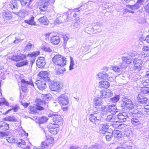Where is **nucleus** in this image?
Masks as SVG:
<instances>
[{
	"label": "nucleus",
	"mask_w": 149,
	"mask_h": 149,
	"mask_svg": "<svg viewBox=\"0 0 149 149\" xmlns=\"http://www.w3.org/2000/svg\"><path fill=\"white\" fill-rule=\"evenodd\" d=\"M134 54V56H133V62L134 64V68L136 70L139 71L141 70V68L143 64V58L145 57H148L149 54L144 53L136 55Z\"/></svg>",
	"instance_id": "nucleus-1"
},
{
	"label": "nucleus",
	"mask_w": 149,
	"mask_h": 149,
	"mask_svg": "<svg viewBox=\"0 0 149 149\" xmlns=\"http://www.w3.org/2000/svg\"><path fill=\"white\" fill-rule=\"evenodd\" d=\"M53 62L56 65L63 66L66 64V58L60 54H57L54 56L52 59Z\"/></svg>",
	"instance_id": "nucleus-2"
},
{
	"label": "nucleus",
	"mask_w": 149,
	"mask_h": 149,
	"mask_svg": "<svg viewBox=\"0 0 149 149\" xmlns=\"http://www.w3.org/2000/svg\"><path fill=\"white\" fill-rule=\"evenodd\" d=\"M54 0H39L38 3L39 8L41 11L47 10L49 4L54 3Z\"/></svg>",
	"instance_id": "nucleus-3"
},
{
	"label": "nucleus",
	"mask_w": 149,
	"mask_h": 149,
	"mask_svg": "<svg viewBox=\"0 0 149 149\" xmlns=\"http://www.w3.org/2000/svg\"><path fill=\"white\" fill-rule=\"evenodd\" d=\"M62 86V84L58 81H52L49 85V88L52 91H56L60 90Z\"/></svg>",
	"instance_id": "nucleus-4"
},
{
	"label": "nucleus",
	"mask_w": 149,
	"mask_h": 149,
	"mask_svg": "<svg viewBox=\"0 0 149 149\" xmlns=\"http://www.w3.org/2000/svg\"><path fill=\"white\" fill-rule=\"evenodd\" d=\"M54 139L52 137L48 138L46 141L42 142L41 147L42 149L48 148L50 149L51 147V145H49L52 144L53 143Z\"/></svg>",
	"instance_id": "nucleus-5"
},
{
	"label": "nucleus",
	"mask_w": 149,
	"mask_h": 149,
	"mask_svg": "<svg viewBox=\"0 0 149 149\" xmlns=\"http://www.w3.org/2000/svg\"><path fill=\"white\" fill-rule=\"evenodd\" d=\"M59 103L62 105H67L69 103L68 98L65 94H62L58 97Z\"/></svg>",
	"instance_id": "nucleus-6"
},
{
	"label": "nucleus",
	"mask_w": 149,
	"mask_h": 149,
	"mask_svg": "<svg viewBox=\"0 0 149 149\" xmlns=\"http://www.w3.org/2000/svg\"><path fill=\"white\" fill-rule=\"evenodd\" d=\"M132 57L133 56H123L122 58L123 62L121 64H123V65H125V68L127 66V64H130L133 61Z\"/></svg>",
	"instance_id": "nucleus-7"
},
{
	"label": "nucleus",
	"mask_w": 149,
	"mask_h": 149,
	"mask_svg": "<svg viewBox=\"0 0 149 149\" xmlns=\"http://www.w3.org/2000/svg\"><path fill=\"white\" fill-rule=\"evenodd\" d=\"M36 84L38 88L40 90L42 91L47 88L46 81L43 80L37 81L36 82Z\"/></svg>",
	"instance_id": "nucleus-8"
},
{
	"label": "nucleus",
	"mask_w": 149,
	"mask_h": 149,
	"mask_svg": "<svg viewBox=\"0 0 149 149\" xmlns=\"http://www.w3.org/2000/svg\"><path fill=\"white\" fill-rule=\"evenodd\" d=\"M109 127V125L107 123L100 124L99 126V131L100 133L102 134H105Z\"/></svg>",
	"instance_id": "nucleus-9"
},
{
	"label": "nucleus",
	"mask_w": 149,
	"mask_h": 149,
	"mask_svg": "<svg viewBox=\"0 0 149 149\" xmlns=\"http://www.w3.org/2000/svg\"><path fill=\"white\" fill-rule=\"evenodd\" d=\"M26 56L25 54H20L19 55H13L11 57V60L15 61H17L23 60L26 58Z\"/></svg>",
	"instance_id": "nucleus-10"
},
{
	"label": "nucleus",
	"mask_w": 149,
	"mask_h": 149,
	"mask_svg": "<svg viewBox=\"0 0 149 149\" xmlns=\"http://www.w3.org/2000/svg\"><path fill=\"white\" fill-rule=\"evenodd\" d=\"M8 7L9 8H10L12 10L17 9L19 7L18 1L11 0L9 2Z\"/></svg>",
	"instance_id": "nucleus-11"
},
{
	"label": "nucleus",
	"mask_w": 149,
	"mask_h": 149,
	"mask_svg": "<svg viewBox=\"0 0 149 149\" xmlns=\"http://www.w3.org/2000/svg\"><path fill=\"white\" fill-rule=\"evenodd\" d=\"M53 120L55 123L57 125L61 126L63 124V120L62 118L60 116L56 115L54 116Z\"/></svg>",
	"instance_id": "nucleus-12"
},
{
	"label": "nucleus",
	"mask_w": 149,
	"mask_h": 149,
	"mask_svg": "<svg viewBox=\"0 0 149 149\" xmlns=\"http://www.w3.org/2000/svg\"><path fill=\"white\" fill-rule=\"evenodd\" d=\"M36 64L37 66L39 68H43L46 64L44 58L42 57H39L36 61Z\"/></svg>",
	"instance_id": "nucleus-13"
},
{
	"label": "nucleus",
	"mask_w": 149,
	"mask_h": 149,
	"mask_svg": "<svg viewBox=\"0 0 149 149\" xmlns=\"http://www.w3.org/2000/svg\"><path fill=\"white\" fill-rule=\"evenodd\" d=\"M59 15L60 16L58 17L56 20V22L57 23H61L63 22L69 18L68 15L60 14Z\"/></svg>",
	"instance_id": "nucleus-14"
},
{
	"label": "nucleus",
	"mask_w": 149,
	"mask_h": 149,
	"mask_svg": "<svg viewBox=\"0 0 149 149\" xmlns=\"http://www.w3.org/2000/svg\"><path fill=\"white\" fill-rule=\"evenodd\" d=\"M40 52L38 51H37L33 52L31 54H29L27 55V56H26V57L27 56H29L31 57L32 58L31 60L30 61V64L31 65V66L33 65V63L35 61L36 59V57L37 56H38Z\"/></svg>",
	"instance_id": "nucleus-15"
},
{
	"label": "nucleus",
	"mask_w": 149,
	"mask_h": 149,
	"mask_svg": "<svg viewBox=\"0 0 149 149\" xmlns=\"http://www.w3.org/2000/svg\"><path fill=\"white\" fill-rule=\"evenodd\" d=\"M117 118L119 119L121 121L125 122L126 121L127 118V114L125 112L119 113L117 115Z\"/></svg>",
	"instance_id": "nucleus-16"
},
{
	"label": "nucleus",
	"mask_w": 149,
	"mask_h": 149,
	"mask_svg": "<svg viewBox=\"0 0 149 149\" xmlns=\"http://www.w3.org/2000/svg\"><path fill=\"white\" fill-rule=\"evenodd\" d=\"M100 116V115H99L92 113L90 115L89 119L92 122L98 121L100 120L101 118Z\"/></svg>",
	"instance_id": "nucleus-17"
},
{
	"label": "nucleus",
	"mask_w": 149,
	"mask_h": 149,
	"mask_svg": "<svg viewBox=\"0 0 149 149\" xmlns=\"http://www.w3.org/2000/svg\"><path fill=\"white\" fill-rule=\"evenodd\" d=\"M44 109L43 107L38 105H34L33 106H31L30 108V110L34 113H37L38 110H42Z\"/></svg>",
	"instance_id": "nucleus-18"
},
{
	"label": "nucleus",
	"mask_w": 149,
	"mask_h": 149,
	"mask_svg": "<svg viewBox=\"0 0 149 149\" xmlns=\"http://www.w3.org/2000/svg\"><path fill=\"white\" fill-rule=\"evenodd\" d=\"M49 41L53 44L57 45L60 41V38L57 36H53L50 37Z\"/></svg>",
	"instance_id": "nucleus-19"
},
{
	"label": "nucleus",
	"mask_w": 149,
	"mask_h": 149,
	"mask_svg": "<svg viewBox=\"0 0 149 149\" xmlns=\"http://www.w3.org/2000/svg\"><path fill=\"white\" fill-rule=\"evenodd\" d=\"M21 86L22 87V90L23 92H26L27 89V86L29 84H31L32 82H29L28 81H26L24 79H22L21 80Z\"/></svg>",
	"instance_id": "nucleus-20"
},
{
	"label": "nucleus",
	"mask_w": 149,
	"mask_h": 149,
	"mask_svg": "<svg viewBox=\"0 0 149 149\" xmlns=\"http://www.w3.org/2000/svg\"><path fill=\"white\" fill-rule=\"evenodd\" d=\"M9 128V125L8 124L3 121L0 122V131H5Z\"/></svg>",
	"instance_id": "nucleus-21"
},
{
	"label": "nucleus",
	"mask_w": 149,
	"mask_h": 149,
	"mask_svg": "<svg viewBox=\"0 0 149 149\" xmlns=\"http://www.w3.org/2000/svg\"><path fill=\"white\" fill-rule=\"evenodd\" d=\"M3 17L5 19L8 20L11 19L12 15L9 11L4 10L2 13Z\"/></svg>",
	"instance_id": "nucleus-22"
},
{
	"label": "nucleus",
	"mask_w": 149,
	"mask_h": 149,
	"mask_svg": "<svg viewBox=\"0 0 149 149\" xmlns=\"http://www.w3.org/2000/svg\"><path fill=\"white\" fill-rule=\"evenodd\" d=\"M113 95V93L109 90H107L106 91H103L102 93L101 97L102 98H109Z\"/></svg>",
	"instance_id": "nucleus-23"
},
{
	"label": "nucleus",
	"mask_w": 149,
	"mask_h": 149,
	"mask_svg": "<svg viewBox=\"0 0 149 149\" xmlns=\"http://www.w3.org/2000/svg\"><path fill=\"white\" fill-rule=\"evenodd\" d=\"M137 99L138 101L142 104H145L148 100L146 97L143 96L141 93L139 94Z\"/></svg>",
	"instance_id": "nucleus-24"
},
{
	"label": "nucleus",
	"mask_w": 149,
	"mask_h": 149,
	"mask_svg": "<svg viewBox=\"0 0 149 149\" xmlns=\"http://www.w3.org/2000/svg\"><path fill=\"white\" fill-rule=\"evenodd\" d=\"M109 111L113 114H115L118 112V109H117L115 105L112 104L108 106Z\"/></svg>",
	"instance_id": "nucleus-25"
},
{
	"label": "nucleus",
	"mask_w": 149,
	"mask_h": 149,
	"mask_svg": "<svg viewBox=\"0 0 149 149\" xmlns=\"http://www.w3.org/2000/svg\"><path fill=\"white\" fill-rule=\"evenodd\" d=\"M35 102L38 105H44L46 108L48 107L47 101L43 100H41L40 99L38 98L36 100Z\"/></svg>",
	"instance_id": "nucleus-26"
},
{
	"label": "nucleus",
	"mask_w": 149,
	"mask_h": 149,
	"mask_svg": "<svg viewBox=\"0 0 149 149\" xmlns=\"http://www.w3.org/2000/svg\"><path fill=\"white\" fill-rule=\"evenodd\" d=\"M115 117L112 115L111 114L109 115H108L107 118L106 119V121L107 122H111L113 123L114 125L116 124L118 122V121L116 120L115 119Z\"/></svg>",
	"instance_id": "nucleus-27"
},
{
	"label": "nucleus",
	"mask_w": 149,
	"mask_h": 149,
	"mask_svg": "<svg viewBox=\"0 0 149 149\" xmlns=\"http://www.w3.org/2000/svg\"><path fill=\"white\" fill-rule=\"evenodd\" d=\"M123 64H121L120 65L118 66L115 65L112 67V69L114 71L117 72H120L122 71V69H125V66Z\"/></svg>",
	"instance_id": "nucleus-28"
},
{
	"label": "nucleus",
	"mask_w": 149,
	"mask_h": 149,
	"mask_svg": "<svg viewBox=\"0 0 149 149\" xmlns=\"http://www.w3.org/2000/svg\"><path fill=\"white\" fill-rule=\"evenodd\" d=\"M102 25V24L99 22H97L96 23H93L92 24V26L93 28L94 31L95 30H98V32H100L102 31V30L100 29L101 26Z\"/></svg>",
	"instance_id": "nucleus-29"
},
{
	"label": "nucleus",
	"mask_w": 149,
	"mask_h": 149,
	"mask_svg": "<svg viewBox=\"0 0 149 149\" xmlns=\"http://www.w3.org/2000/svg\"><path fill=\"white\" fill-rule=\"evenodd\" d=\"M133 116H134L137 117L138 118H139L141 116L143 115V113L137 109H135L131 112Z\"/></svg>",
	"instance_id": "nucleus-30"
},
{
	"label": "nucleus",
	"mask_w": 149,
	"mask_h": 149,
	"mask_svg": "<svg viewBox=\"0 0 149 149\" xmlns=\"http://www.w3.org/2000/svg\"><path fill=\"white\" fill-rule=\"evenodd\" d=\"M130 100L126 97L123 98L120 102L121 107H126Z\"/></svg>",
	"instance_id": "nucleus-31"
},
{
	"label": "nucleus",
	"mask_w": 149,
	"mask_h": 149,
	"mask_svg": "<svg viewBox=\"0 0 149 149\" xmlns=\"http://www.w3.org/2000/svg\"><path fill=\"white\" fill-rule=\"evenodd\" d=\"M98 78L101 79H108L109 75L105 72H100L97 75Z\"/></svg>",
	"instance_id": "nucleus-32"
},
{
	"label": "nucleus",
	"mask_w": 149,
	"mask_h": 149,
	"mask_svg": "<svg viewBox=\"0 0 149 149\" xmlns=\"http://www.w3.org/2000/svg\"><path fill=\"white\" fill-rule=\"evenodd\" d=\"M109 83L107 81H102L100 82V87L107 89L109 87Z\"/></svg>",
	"instance_id": "nucleus-33"
},
{
	"label": "nucleus",
	"mask_w": 149,
	"mask_h": 149,
	"mask_svg": "<svg viewBox=\"0 0 149 149\" xmlns=\"http://www.w3.org/2000/svg\"><path fill=\"white\" fill-rule=\"evenodd\" d=\"M100 111H102L103 112H104V113H101V114L103 115V116H106L107 114L106 113L109 112V109H108V106L107 107L105 106H101V107L100 108Z\"/></svg>",
	"instance_id": "nucleus-34"
},
{
	"label": "nucleus",
	"mask_w": 149,
	"mask_h": 149,
	"mask_svg": "<svg viewBox=\"0 0 149 149\" xmlns=\"http://www.w3.org/2000/svg\"><path fill=\"white\" fill-rule=\"evenodd\" d=\"M29 11L26 10H21L17 13V15L20 17H23L29 14Z\"/></svg>",
	"instance_id": "nucleus-35"
},
{
	"label": "nucleus",
	"mask_w": 149,
	"mask_h": 149,
	"mask_svg": "<svg viewBox=\"0 0 149 149\" xmlns=\"http://www.w3.org/2000/svg\"><path fill=\"white\" fill-rule=\"evenodd\" d=\"M94 104L95 106L98 107V109H100V107H101L102 102L101 101V99H95L94 100Z\"/></svg>",
	"instance_id": "nucleus-36"
},
{
	"label": "nucleus",
	"mask_w": 149,
	"mask_h": 149,
	"mask_svg": "<svg viewBox=\"0 0 149 149\" xmlns=\"http://www.w3.org/2000/svg\"><path fill=\"white\" fill-rule=\"evenodd\" d=\"M34 17L32 16L29 20H24L25 22L30 25H36V22L34 21Z\"/></svg>",
	"instance_id": "nucleus-37"
},
{
	"label": "nucleus",
	"mask_w": 149,
	"mask_h": 149,
	"mask_svg": "<svg viewBox=\"0 0 149 149\" xmlns=\"http://www.w3.org/2000/svg\"><path fill=\"white\" fill-rule=\"evenodd\" d=\"M17 144L19 147L23 148L26 145L25 141L22 139H19L18 140Z\"/></svg>",
	"instance_id": "nucleus-38"
},
{
	"label": "nucleus",
	"mask_w": 149,
	"mask_h": 149,
	"mask_svg": "<svg viewBox=\"0 0 149 149\" xmlns=\"http://www.w3.org/2000/svg\"><path fill=\"white\" fill-rule=\"evenodd\" d=\"M39 21L43 24L46 25L48 24V20L47 18L45 16L40 17L39 19Z\"/></svg>",
	"instance_id": "nucleus-39"
},
{
	"label": "nucleus",
	"mask_w": 149,
	"mask_h": 149,
	"mask_svg": "<svg viewBox=\"0 0 149 149\" xmlns=\"http://www.w3.org/2000/svg\"><path fill=\"white\" fill-rule=\"evenodd\" d=\"M115 137L118 138H120L122 134L120 131L118 130H114L112 133Z\"/></svg>",
	"instance_id": "nucleus-40"
},
{
	"label": "nucleus",
	"mask_w": 149,
	"mask_h": 149,
	"mask_svg": "<svg viewBox=\"0 0 149 149\" xmlns=\"http://www.w3.org/2000/svg\"><path fill=\"white\" fill-rule=\"evenodd\" d=\"M140 7V5L138 3H136L135 4L133 5H128L127 7L130 8L132 10H136Z\"/></svg>",
	"instance_id": "nucleus-41"
},
{
	"label": "nucleus",
	"mask_w": 149,
	"mask_h": 149,
	"mask_svg": "<svg viewBox=\"0 0 149 149\" xmlns=\"http://www.w3.org/2000/svg\"><path fill=\"white\" fill-rule=\"evenodd\" d=\"M28 64V63L27 61V60H24L17 63L16 65L18 67H22L27 65Z\"/></svg>",
	"instance_id": "nucleus-42"
},
{
	"label": "nucleus",
	"mask_w": 149,
	"mask_h": 149,
	"mask_svg": "<svg viewBox=\"0 0 149 149\" xmlns=\"http://www.w3.org/2000/svg\"><path fill=\"white\" fill-rule=\"evenodd\" d=\"M102 146L100 144L96 143L90 146L88 149H101Z\"/></svg>",
	"instance_id": "nucleus-43"
},
{
	"label": "nucleus",
	"mask_w": 149,
	"mask_h": 149,
	"mask_svg": "<svg viewBox=\"0 0 149 149\" xmlns=\"http://www.w3.org/2000/svg\"><path fill=\"white\" fill-rule=\"evenodd\" d=\"M104 136L107 141H109L111 140L113 137V134L108 132L106 133Z\"/></svg>",
	"instance_id": "nucleus-44"
},
{
	"label": "nucleus",
	"mask_w": 149,
	"mask_h": 149,
	"mask_svg": "<svg viewBox=\"0 0 149 149\" xmlns=\"http://www.w3.org/2000/svg\"><path fill=\"white\" fill-rule=\"evenodd\" d=\"M4 120L12 122H16L17 121V119L14 116H8L6 118H4Z\"/></svg>",
	"instance_id": "nucleus-45"
},
{
	"label": "nucleus",
	"mask_w": 149,
	"mask_h": 149,
	"mask_svg": "<svg viewBox=\"0 0 149 149\" xmlns=\"http://www.w3.org/2000/svg\"><path fill=\"white\" fill-rule=\"evenodd\" d=\"M28 0H18V3H20L22 6H26L27 7H28L29 2H28Z\"/></svg>",
	"instance_id": "nucleus-46"
},
{
	"label": "nucleus",
	"mask_w": 149,
	"mask_h": 149,
	"mask_svg": "<svg viewBox=\"0 0 149 149\" xmlns=\"http://www.w3.org/2000/svg\"><path fill=\"white\" fill-rule=\"evenodd\" d=\"M59 131L58 127H55L54 128H49V131L52 134L55 135L58 133Z\"/></svg>",
	"instance_id": "nucleus-47"
},
{
	"label": "nucleus",
	"mask_w": 149,
	"mask_h": 149,
	"mask_svg": "<svg viewBox=\"0 0 149 149\" xmlns=\"http://www.w3.org/2000/svg\"><path fill=\"white\" fill-rule=\"evenodd\" d=\"M93 113L99 115L101 116V113H100V110L98 109V107H94L93 109Z\"/></svg>",
	"instance_id": "nucleus-48"
},
{
	"label": "nucleus",
	"mask_w": 149,
	"mask_h": 149,
	"mask_svg": "<svg viewBox=\"0 0 149 149\" xmlns=\"http://www.w3.org/2000/svg\"><path fill=\"white\" fill-rule=\"evenodd\" d=\"M5 105L6 106H9V103L4 98H0V105Z\"/></svg>",
	"instance_id": "nucleus-49"
},
{
	"label": "nucleus",
	"mask_w": 149,
	"mask_h": 149,
	"mask_svg": "<svg viewBox=\"0 0 149 149\" xmlns=\"http://www.w3.org/2000/svg\"><path fill=\"white\" fill-rule=\"evenodd\" d=\"M131 123L134 125H136L140 123L139 119L135 118H132L131 120Z\"/></svg>",
	"instance_id": "nucleus-50"
},
{
	"label": "nucleus",
	"mask_w": 149,
	"mask_h": 149,
	"mask_svg": "<svg viewBox=\"0 0 149 149\" xmlns=\"http://www.w3.org/2000/svg\"><path fill=\"white\" fill-rule=\"evenodd\" d=\"M120 99L119 96L118 95H116L113 97L111 98L110 99L112 102L113 103H116L118 102Z\"/></svg>",
	"instance_id": "nucleus-51"
},
{
	"label": "nucleus",
	"mask_w": 149,
	"mask_h": 149,
	"mask_svg": "<svg viewBox=\"0 0 149 149\" xmlns=\"http://www.w3.org/2000/svg\"><path fill=\"white\" fill-rule=\"evenodd\" d=\"M85 31L87 33L89 34H91L92 33H93L94 31L93 28H91L90 27H88L86 28L85 29Z\"/></svg>",
	"instance_id": "nucleus-52"
},
{
	"label": "nucleus",
	"mask_w": 149,
	"mask_h": 149,
	"mask_svg": "<svg viewBox=\"0 0 149 149\" xmlns=\"http://www.w3.org/2000/svg\"><path fill=\"white\" fill-rule=\"evenodd\" d=\"M65 71V68L63 67L61 68H59L57 70H56L55 72L56 74H63L64 71Z\"/></svg>",
	"instance_id": "nucleus-53"
},
{
	"label": "nucleus",
	"mask_w": 149,
	"mask_h": 149,
	"mask_svg": "<svg viewBox=\"0 0 149 149\" xmlns=\"http://www.w3.org/2000/svg\"><path fill=\"white\" fill-rule=\"evenodd\" d=\"M41 49L42 50L45 52H50L52 51V49H50V48L46 46H42L41 47Z\"/></svg>",
	"instance_id": "nucleus-54"
},
{
	"label": "nucleus",
	"mask_w": 149,
	"mask_h": 149,
	"mask_svg": "<svg viewBox=\"0 0 149 149\" xmlns=\"http://www.w3.org/2000/svg\"><path fill=\"white\" fill-rule=\"evenodd\" d=\"M149 93V88L143 87L141 89V94L143 93L144 94H148Z\"/></svg>",
	"instance_id": "nucleus-55"
},
{
	"label": "nucleus",
	"mask_w": 149,
	"mask_h": 149,
	"mask_svg": "<svg viewBox=\"0 0 149 149\" xmlns=\"http://www.w3.org/2000/svg\"><path fill=\"white\" fill-rule=\"evenodd\" d=\"M6 139L7 141L10 143H13L15 142V139L14 137L13 136L10 137H6Z\"/></svg>",
	"instance_id": "nucleus-56"
},
{
	"label": "nucleus",
	"mask_w": 149,
	"mask_h": 149,
	"mask_svg": "<svg viewBox=\"0 0 149 149\" xmlns=\"http://www.w3.org/2000/svg\"><path fill=\"white\" fill-rule=\"evenodd\" d=\"M48 119V118L46 117L43 116L41 117L39 119V123H43L46 122Z\"/></svg>",
	"instance_id": "nucleus-57"
},
{
	"label": "nucleus",
	"mask_w": 149,
	"mask_h": 149,
	"mask_svg": "<svg viewBox=\"0 0 149 149\" xmlns=\"http://www.w3.org/2000/svg\"><path fill=\"white\" fill-rule=\"evenodd\" d=\"M49 74L48 72L47 71L46 72H45V74L44 77V78H43L42 80L45 81L46 82H49L50 80V78L48 77Z\"/></svg>",
	"instance_id": "nucleus-58"
},
{
	"label": "nucleus",
	"mask_w": 149,
	"mask_h": 149,
	"mask_svg": "<svg viewBox=\"0 0 149 149\" xmlns=\"http://www.w3.org/2000/svg\"><path fill=\"white\" fill-rule=\"evenodd\" d=\"M70 65L69 66V70H71L74 69L73 67L74 65V60L72 58L70 57Z\"/></svg>",
	"instance_id": "nucleus-59"
},
{
	"label": "nucleus",
	"mask_w": 149,
	"mask_h": 149,
	"mask_svg": "<svg viewBox=\"0 0 149 149\" xmlns=\"http://www.w3.org/2000/svg\"><path fill=\"white\" fill-rule=\"evenodd\" d=\"M126 107L130 110H132L134 109V106L131 100L130 101L129 103L127 104V106Z\"/></svg>",
	"instance_id": "nucleus-60"
},
{
	"label": "nucleus",
	"mask_w": 149,
	"mask_h": 149,
	"mask_svg": "<svg viewBox=\"0 0 149 149\" xmlns=\"http://www.w3.org/2000/svg\"><path fill=\"white\" fill-rule=\"evenodd\" d=\"M67 13L68 14V15H69V14H70V16H68L69 18H71L72 17H75L77 16L78 14L77 13H75L73 11L72 12H71L70 11H69Z\"/></svg>",
	"instance_id": "nucleus-61"
},
{
	"label": "nucleus",
	"mask_w": 149,
	"mask_h": 149,
	"mask_svg": "<svg viewBox=\"0 0 149 149\" xmlns=\"http://www.w3.org/2000/svg\"><path fill=\"white\" fill-rule=\"evenodd\" d=\"M47 71H41L39 73L38 76L40 77L41 80H42L43 78H44V77L45 74V72H46Z\"/></svg>",
	"instance_id": "nucleus-62"
},
{
	"label": "nucleus",
	"mask_w": 149,
	"mask_h": 149,
	"mask_svg": "<svg viewBox=\"0 0 149 149\" xmlns=\"http://www.w3.org/2000/svg\"><path fill=\"white\" fill-rule=\"evenodd\" d=\"M32 47V45L31 43H28L25 46V49L27 50L30 51L31 50Z\"/></svg>",
	"instance_id": "nucleus-63"
},
{
	"label": "nucleus",
	"mask_w": 149,
	"mask_h": 149,
	"mask_svg": "<svg viewBox=\"0 0 149 149\" xmlns=\"http://www.w3.org/2000/svg\"><path fill=\"white\" fill-rule=\"evenodd\" d=\"M142 50L145 52L149 53V47L146 45L143 46Z\"/></svg>",
	"instance_id": "nucleus-64"
}]
</instances>
